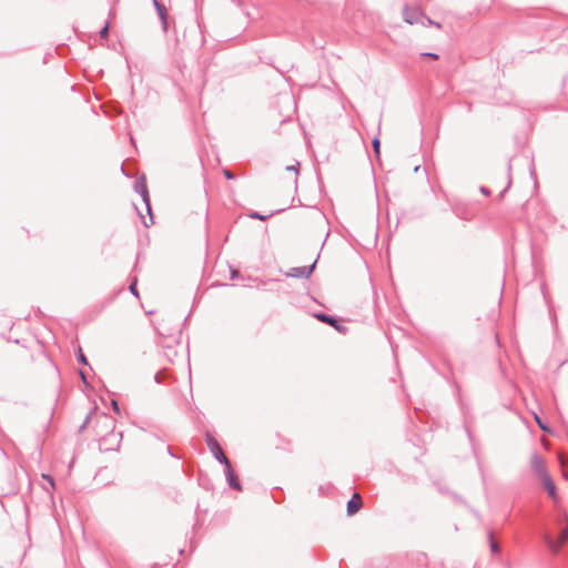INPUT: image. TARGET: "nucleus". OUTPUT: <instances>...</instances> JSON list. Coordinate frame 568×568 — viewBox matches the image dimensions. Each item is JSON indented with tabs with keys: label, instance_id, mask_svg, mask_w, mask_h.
I'll return each instance as SVG.
<instances>
[{
	"label": "nucleus",
	"instance_id": "f3484780",
	"mask_svg": "<svg viewBox=\"0 0 568 568\" xmlns=\"http://www.w3.org/2000/svg\"><path fill=\"white\" fill-rule=\"evenodd\" d=\"M108 32H109V27L105 26L101 31H100V36L102 38H106L108 37Z\"/></svg>",
	"mask_w": 568,
	"mask_h": 568
},
{
	"label": "nucleus",
	"instance_id": "a211bd4d",
	"mask_svg": "<svg viewBox=\"0 0 568 568\" xmlns=\"http://www.w3.org/2000/svg\"><path fill=\"white\" fill-rule=\"evenodd\" d=\"M112 407L113 409L119 413V406H118V403L115 400H112Z\"/></svg>",
	"mask_w": 568,
	"mask_h": 568
},
{
	"label": "nucleus",
	"instance_id": "aec40b11",
	"mask_svg": "<svg viewBox=\"0 0 568 568\" xmlns=\"http://www.w3.org/2000/svg\"><path fill=\"white\" fill-rule=\"evenodd\" d=\"M425 55H428V57H430L433 59H438V55L435 54V53H425Z\"/></svg>",
	"mask_w": 568,
	"mask_h": 568
},
{
	"label": "nucleus",
	"instance_id": "6e6552de",
	"mask_svg": "<svg viewBox=\"0 0 568 568\" xmlns=\"http://www.w3.org/2000/svg\"><path fill=\"white\" fill-rule=\"evenodd\" d=\"M316 318H318L321 322H324V323H327L329 324L331 326L335 327L338 332H344V328L341 327L338 324H337V321L334 320L333 317H329L325 314H317L316 315Z\"/></svg>",
	"mask_w": 568,
	"mask_h": 568
},
{
	"label": "nucleus",
	"instance_id": "4be33fe9",
	"mask_svg": "<svg viewBox=\"0 0 568 568\" xmlns=\"http://www.w3.org/2000/svg\"><path fill=\"white\" fill-rule=\"evenodd\" d=\"M481 193L485 194L486 196H488L490 194V192L484 187L481 189Z\"/></svg>",
	"mask_w": 568,
	"mask_h": 568
},
{
	"label": "nucleus",
	"instance_id": "f8f14e48",
	"mask_svg": "<svg viewBox=\"0 0 568 568\" xmlns=\"http://www.w3.org/2000/svg\"><path fill=\"white\" fill-rule=\"evenodd\" d=\"M42 477L49 481L50 486L52 489L55 488V484H54V480L53 478L50 476V475H47V474H42Z\"/></svg>",
	"mask_w": 568,
	"mask_h": 568
},
{
	"label": "nucleus",
	"instance_id": "1a4fd4ad",
	"mask_svg": "<svg viewBox=\"0 0 568 568\" xmlns=\"http://www.w3.org/2000/svg\"><path fill=\"white\" fill-rule=\"evenodd\" d=\"M298 166H300L298 162L286 166V171L291 174V180H292L293 184H295V185L297 182Z\"/></svg>",
	"mask_w": 568,
	"mask_h": 568
},
{
	"label": "nucleus",
	"instance_id": "dca6fc26",
	"mask_svg": "<svg viewBox=\"0 0 568 568\" xmlns=\"http://www.w3.org/2000/svg\"><path fill=\"white\" fill-rule=\"evenodd\" d=\"M223 174L229 180L234 179V174L230 170H227V169H223Z\"/></svg>",
	"mask_w": 568,
	"mask_h": 568
},
{
	"label": "nucleus",
	"instance_id": "5701e85b",
	"mask_svg": "<svg viewBox=\"0 0 568 568\" xmlns=\"http://www.w3.org/2000/svg\"><path fill=\"white\" fill-rule=\"evenodd\" d=\"M152 223H153L152 216H150V223H148L145 220H143V224H144L145 226H149V225H150V224H152Z\"/></svg>",
	"mask_w": 568,
	"mask_h": 568
},
{
	"label": "nucleus",
	"instance_id": "412c9836",
	"mask_svg": "<svg viewBox=\"0 0 568 568\" xmlns=\"http://www.w3.org/2000/svg\"><path fill=\"white\" fill-rule=\"evenodd\" d=\"M130 290H131V292H132L133 294L138 295V294H136V292H135V284H134V283H133V284H131Z\"/></svg>",
	"mask_w": 568,
	"mask_h": 568
},
{
	"label": "nucleus",
	"instance_id": "b1692460",
	"mask_svg": "<svg viewBox=\"0 0 568 568\" xmlns=\"http://www.w3.org/2000/svg\"><path fill=\"white\" fill-rule=\"evenodd\" d=\"M80 359H81L82 363H84V364L87 363V359H85V357H84V355L82 353L80 354Z\"/></svg>",
	"mask_w": 568,
	"mask_h": 568
},
{
	"label": "nucleus",
	"instance_id": "7ed1b4c3",
	"mask_svg": "<svg viewBox=\"0 0 568 568\" xmlns=\"http://www.w3.org/2000/svg\"><path fill=\"white\" fill-rule=\"evenodd\" d=\"M207 446L220 462L226 464L227 466L230 465L229 459L226 458L221 446L214 438L207 437Z\"/></svg>",
	"mask_w": 568,
	"mask_h": 568
},
{
	"label": "nucleus",
	"instance_id": "423d86ee",
	"mask_svg": "<svg viewBox=\"0 0 568 568\" xmlns=\"http://www.w3.org/2000/svg\"><path fill=\"white\" fill-rule=\"evenodd\" d=\"M541 484L544 485V487L546 488V490L548 491V495L555 500L557 501L558 500V495H557V490H556V486H555V483L554 480L551 479L550 476H547L545 477L544 479L540 480Z\"/></svg>",
	"mask_w": 568,
	"mask_h": 568
},
{
	"label": "nucleus",
	"instance_id": "0eeeda50",
	"mask_svg": "<svg viewBox=\"0 0 568 568\" xmlns=\"http://www.w3.org/2000/svg\"><path fill=\"white\" fill-rule=\"evenodd\" d=\"M314 264L311 266L294 267L288 272L290 276L303 277L308 276L313 271Z\"/></svg>",
	"mask_w": 568,
	"mask_h": 568
},
{
	"label": "nucleus",
	"instance_id": "9d476101",
	"mask_svg": "<svg viewBox=\"0 0 568 568\" xmlns=\"http://www.w3.org/2000/svg\"><path fill=\"white\" fill-rule=\"evenodd\" d=\"M404 19L409 24H414L416 22L414 13L410 12L408 9H406L404 12Z\"/></svg>",
	"mask_w": 568,
	"mask_h": 568
},
{
	"label": "nucleus",
	"instance_id": "4468645a",
	"mask_svg": "<svg viewBox=\"0 0 568 568\" xmlns=\"http://www.w3.org/2000/svg\"><path fill=\"white\" fill-rule=\"evenodd\" d=\"M535 419L542 430L548 432V427L546 425H544V423L540 420V418L537 415H535Z\"/></svg>",
	"mask_w": 568,
	"mask_h": 568
},
{
	"label": "nucleus",
	"instance_id": "f257e3e1",
	"mask_svg": "<svg viewBox=\"0 0 568 568\" xmlns=\"http://www.w3.org/2000/svg\"><path fill=\"white\" fill-rule=\"evenodd\" d=\"M558 524L562 525V527L558 534L557 539L551 538L549 535H545V541L549 549L554 552H558L568 540V515L566 513L562 515V518Z\"/></svg>",
	"mask_w": 568,
	"mask_h": 568
},
{
	"label": "nucleus",
	"instance_id": "20e7f679",
	"mask_svg": "<svg viewBox=\"0 0 568 568\" xmlns=\"http://www.w3.org/2000/svg\"><path fill=\"white\" fill-rule=\"evenodd\" d=\"M153 6L155 7V9L159 13L163 30L166 31L168 26H169V23H168L169 13H168L166 8L162 3H160L158 0H153Z\"/></svg>",
	"mask_w": 568,
	"mask_h": 568
},
{
	"label": "nucleus",
	"instance_id": "6ab92c4d",
	"mask_svg": "<svg viewBox=\"0 0 568 568\" xmlns=\"http://www.w3.org/2000/svg\"><path fill=\"white\" fill-rule=\"evenodd\" d=\"M498 549V546L495 541H491V550L496 551Z\"/></svg>",
	"mask_w": 568,
	"mask_h": 568
},
{
	"label": "nucleus",
	"instance_id": "2eb2a0df",
	"mask_svg": "<svg viewBox=\"0 0 568 568\" xmlns=\"http://www.w3.org/2000/svg\"><path fill=\"white\" fill-rule=\"evenodd\" d=\"M560 462L564 467V476L568 478V464L562 458H560Z\"/></svg>",
	"mask_w": 568,
	"mask_h": 568
},
{
	"label": "nucleus",
	"instance_id": "ddd939ff",
	"mask_svg": "<svg viewBox=\"0 0 568 568\" xmlns=\"http://www.w3.org/2000/svg\"><path fill=\"white\" fill-rule=\"evenodd\" d=\"M229 479H230V485H231L232 487H234L235 489H239V490L241 489V487H240L239 483L233 478V476H232V475H230V478H229Z\"/></svg>",
	"mask_w": 568,
	"mask_h": 568
},
{
	"label": "nucleus",
	"instance_id": "39448f33",
	"mask_svg": "<svg viewBox=\"0 0 568 568\" xmlns=\"http://www.w3.org/2000/svg\"><path fill=\"white\" fill-rule=\"evenodd\" d=\"M363 506L359 494H354L352 499L347 503V514L349 516L355 515Z\"/></svg>",
	"mask_w": 568,
	"mask_h": 568
},
{
	"label": "nucleus",
	"instance_id": "f03ea898",
	"mask_svg": "<svg viewBox=\"0 0 568 568\" xmlns=\"http://www.w3.org/2000/svg\"><path fill=\"white\" fill-rule=\"evenodd\" d=\"M529 463H530L531 470L539 478V480L549 476V474L547 473V469H546V462L539 455H537V454L531 455Z\"/></svg>",
	"mask_w": 568,
	"mask_h": 568
},
{
	"label": "nucleus",
	"instance_id": "9b49d317",
	"mask_svg": "<svg viewBox=\"0 0 568 568\" xmlns=\"http://www.w3.org/2000/svg\"><path fill=\"white\" fill-rule=\"evenodd\" d=\"M373 148H374V152H375L376 156L378 158L381 154V141H379L378 136H376L373 140Z\"/></svg>",
	"mask_w": 568,
	"mask_h": 568
}]
</instances>
